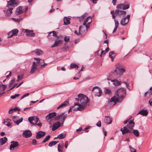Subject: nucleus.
Instances as JSON below:
<instances>
[{
  "label": "nucleus",
  "mask_w": 152,
  "mask_h": 152,
  "mask_svg": "<svg viewBox=\"0 0 152 152\" xmlns=\"http://www.w3.org/2000/svg\"><path fill=\"white\" fill-rule=\"evenodd\" d=\"M7 122H4V124L6 125V126H10L11 125V124L10 123V122H7V123L6 124V123H7Z\"/></svg>",
  "instance_id": "bf43d9fd"
},
{
  "label": "nucleus",
  "mask_w": 152,
  "mask_h": 152,
  "mask_svg": "<svg viewBox=\"0 0 152 152\" xmlns=\"http://www.w3.org/2000/svg\"><path fill=\"white\" fill-rule=\"evenodd\" d=\"M14 36L13 33L11 31L9 32L8 34V37H11L12 36Z\"/></svg>",
  "instance_id": "5fc2aeb1"
},
{
  "label": "nucleus",
  "mask_w": 152,
  "mask_h": 152,
  "mask_svg": "<svg viewBox=\"0 0 152 152\" xmlns=\"http://www.w3.org/2000/svg\"><path fill=\"white\" fill-rule=\"evenodd\" d=\"M69 104V103L68 102H65L62 103L61 105H59L57 108V109H59V108H62L65 107L67 105Z\"/></svg>",
  "instance_id": "72a5a7b5"
},
{
  "label": "nucleus",
  "mask_w": 152,
  "mask_h": 152,
  "mask_svg": "<svg viewBox=\"0 0 152 152\" xmlns=\"http://www.w3.org/2000/svg\"><path fill=\"white\" fill-rule=\"evenodd\" d=\"M123 4H118L116 6L117 9H118L119 10H121L123 9Z\"/></svg>",
  "instance_id": "37998d69"
},
{
  "label": "nucleus",
  "mask_w": 152,
  "mask_h": 152,
  "mask_svg": "<svg viewBox=\"0 0 152 152\" xmlns=\"http://www.w3.org/2000/svg\"><path fill=\"white\" fill-rule=\"evenodd\" d=\"M115 14L116 16L121 17L125 15L126 14V12L124 11L116 9L115 11Z\"/></svg>",
  "instance_id": "0eeeda50"
},
{
  "label": "nucleus",
  "mask_w": 152,
  "mask_h": 152,
  "mask_svg": "<svg viewBox=\"0 0 152 152\" xmlns=\"http://www.w3.org/2000/svg\"><path fill=\"white\" fill-rule=\"evenodd\" d=\"M56 115V112H53L47 115L45 117L47 121H48L50 119V120H52L51 118Z\"/></svg>",
  "instance_id": "f3484780"
},
{
  "label": "nucleus",
  "mask_w": 152,
  "mask_h": 152,
  "mask_svg": "<svg viewBox=\"0 0 152 152\" xmlns=\"http://www.w3.org/2000/svg\"><path fill=\"white\" fill-rule=\"evenodd\" d=\"M12 19L14 21L17 22H19L20 21V20H21L22 18H18L17 19L14 18H12Z\"/></svg>",
  "instance_id": "3c124183"
},
{
  "label": "nucleus",
  "mask_w": 152,
  "mask_h": 152,
  "mask_svg": "<svg viewBox=\"0 0 152 152\" xmlns=\"http://www.w3.org/2000/svg\"><path fill=\"white\" fill-rule=\"evenodd\" d=\"M23 136L26 137H31L32 135L31 132L29 130L24 131L23 133Z\"/></svg>",
  "instance_id": "a211bd4d"
},
{
  "label": "nucleus",
  "mask_w": 152,
  "mask_h": 152,
  "mask_svg": "<svg viewBox=\"0 0 152 152\" xmlns=\"http://www.w3.org/2000/svg\"><path fill=\"white\" fill-rule=\"evenodd\" d=\"M133 132L135 136L138 137L139 136V133L138 130H134L133 131Z\"/></svg>",
  "instance_id": "c03bdc74"
},
{
  "label": "nucleus",
  "mask_w": 152,
  "mask_h": 152,
  "mask_svg": "<svg viewBox=\"0 0 152 152\" xmlns=\"http://www.w3.org/2000/svg\"><path fill=\"white\" fill-rule=\"evenodd\" d=\"M67 114H65L64 113H63L59 115H58L55 118L56 120H58L60 119H61L62 120V124H63L64 121L66 119L67 117Z\"/></svg>",
  "instance_id": "9d476101"
},
{
  "label": "nucleus",
  "mask_w": 152,
  "mask_h": 152,
  "mask_svg": "<svg viewBox=\"0 0 152 152\" xmlns=\"http://www.w3.org/2000/svg\"><path fill=\"white\" fill-rule=\"evenodd\" d=\"M87 16V14L85 13L83 15L81 16L80 18V20H83L85 17Z\"/></svg>",
  "instance_id": "8fccbe9b"
},
{
  "label": "nucleus",
  "mask_w": 152,
  "mask_h": 152,
  "mask_svg": "<svg viewBox=\"0 0 152 152\" xmlns=\"http://www.w3.org/2000/svg\"><path fill=\"white\" fill-rule=\"evenodd\" d=\"M29 122L33 125H37L39 127L42 126V124L39 121L38 118L37 117L32 116L28 118Z\"/></svg>",
  "instance_id": "7ed1b4c3"
},
{
  "label": "nucleus",
  "mask_w": 152,
  "mask_h": 152,
  "mask_svg": "<svg viewBox=\"0 0 152 152\" xmlns=\"http://www.w3.org/2000/svg\"><path fill=\"white\" fill-rule=\"evenodd\" d=\"M13 120L17 125H18L23 120V118H19V117L17 116H13L12 117Z\"/></svg>",
  "instance_id": "ddd939ff"
},
{
  "label": "nucleus",
  "mask_w": 152,
  "mask_h": 152,
  "mask_svg": "<svg viewBox=\"0 0 152 152\" xmlns=\"http://www.w3.org/2000/svg\"><path fill=\"white\" fill-rule=\"evenodd\" d=\"M92 93L95 96L99 97L102 94V91L100 88L97 86L94 87L93 89Z\"/></svg>",
  "instance_id": "39448f33"
},
{
  "label": "nucleus",
  "mask_w": 152,
  "mask_h": 152,
  "mask_svg": "<svg viewBox=\"0 0 152 152\" xmlns=\"http://www.w3.org/2000/svg\"><path fill=\"white\" fill-rule=\"evenodd\" d=\"M14 111V110L13 109H10L9 110V114H12L13 113Z\"/></svg>",
  "instance_id": "69168bd1"
},
{
  "label": "nucleus",
  "mask_w": 152,
  "mask_h": 152,
  "mask_svg": "<svg viewBox=\"0 0 152 152\" xmlns=\"http://www.w3.org/2000/svg\"><path fill=\"white\" fill-rule=\"evenodd\" d=\"M37 141L35 139H33L32 140V143L33 145H35Z\"/></svg>",
  "instance_id": "e2e57ef3"
},
{
  "label": "nucleus",
  "mask_w": 152,
  "mask_h": 152,
  "mask_svg": "<svg viewBox=\"0 0 152 152\" xmlns=\"http://www.w3.org/2000/svg\"><path fill=\"white\" fill-rule=\"evenodd\" d=\"M105 93L106 94H107L110 96L112 95V93L111 90L108 89H105Z\"/></svg>",
  "instance_id": "a19ab883"
},
{
  "label": "nucleus",
  "mask_w": 152,
  "mask_h": 152,
  "mask_svg": "<svg viewBox=\"0 0 152 152\" xmlns=\"http://www.w3.org/2000/svg\"><path fill=\"white\" fill-rule=\"evenodd\" d=\"M116 0H113L112 3L114 5H115L116 4Z\"/></svg>",
  "instance_id": "338daca9"
},
{
  "label": "nucleus",
  "mask_w": 152,
  "mask_h": 152,
  "mask_svg": "<svg viewBox=\"0 0 152 152\" xmlns=\"http://www.w3.org/2000/svg\"><path fill=\"white\" fill-rule=\"evenodd\" d=\"M96 125L98 127H100L101 125V121H99L96 124Z\"/></svg>",
  "instance_id": "13d9d810"
},
{
  "label": "nucleus",
  "mask_w": 152,
  "mask_h": 152,
  "mask_svg": "<svg viewBox=\"0 0 152 152\" xmlns=\"http://www.w3.org/2000/svg\"><path fill=\"white\" fill-rule=\"evenodd\" d=\"M64 41L66 42H68L69 40V37H65L64 39Z\"/></svg>",
  "instance_id": "4d7b16f0"
},
{
  "label": "nucleus",
  "mask_w": 152,
  "mask_h": 152,
  "mask_svg": "<svg viewBox=\"0 0 152 152\" xmlns=\"http://www.w3.org/2000/svg\"><path fill=\"white\" fill-rule=\"evenodd\" d=\"M118 102V101L116 99L114 96H113L110 100L108 101V105L109 106L111 107L115 105Z\"/></svg>",
  "instance_id": "9b49d317"
},
{
  "label": "nucleus",
  "mask_w": 152,
  "mask_h": 152,
  "mask_svg": "<svg viewBox=\"0 0 152 152\" xmlns=\"http://www.w3.org/2000/svg\"><path fill=\"white\" fill-rule=\"evenodd\" d=\"M78 67H79V66H78V65L75 63L71 64L70 65V68H77V69Z\"/></svg>",
  "instance_id": "79ce46f5"
},
{
  "label": "nucleus",
  "mask_w": 152,
  "mask_h": 152,
  "mask_svg": "<svg viewBox=\"0 0 152 152\" xmlns=\"http://www.w3.org/2000/svg\"><path fill=\"white\" fill-rule=\"evenodd\" d=\"M68 141H66L65 142V148H66L68 147Z\"/></svg>",
  "instance_id": "680f3d73"
},
{
  "label": "nucleus",
  "mask_w": 152,
  "mask_h": 152,
  "mask_svg": "<svg viewBox=\"0 0 152 152\" xmlns=\"http://www.w3.org/2000/svg\"><path fill=\"white\" fill-rule=\"evenodd\" d=\"M6 88V86L4 85H0V95L4 94V93H1V91H4Z\"/></svg>",
  "instance_id": "f704fd0d"
},
{
  "label": "nucleus",
  "mask_w": 152,
  "mask_h": 152,
  "mask_svg": "<svg viewBox=\"0 0 152 152\" xmlns=\"http://www.w3.org/2000/svg\"><path fill=\"white\" fill-rule=\"evenodd\" d=\"M23 11V7H19L15 11V14L17 15H19L22 13Z\"/></svg>",
  "instance_id": "412c9836"
},
{
  "label": "nucleus",
  "mask_w": 152,
  "mask_h": 152,
  "mask_svg": "<svg viewBox=\"0 0 152 152\" xmlns=\"http://www.w3.org/2000/svg\"><path fill=\"white\" fill-rule=\"evenodd\" d=\"M83 28V27L82 26H80L78 31H75V33L77 35H79L82 34L83 33V30L82 31H81V30Z\"/></svg>",
  "instance_id": "2f4dec72"
},
{
  "label": "nucleus",
  "mask_w": 152,
  "mask_h": 152,
  "mask_svg": "<svg viewBox=\"0 0 152 152\" xmlns=\"http://www.w3.org/2000/svg\"><path fill=\"white\" fill-rule=\"evenodd\" d=\"M129 4H126L124 5L123 4V10H125L129 8Z\"/></svg>",
  "instance_id": "a18cd8bd"
},
{
  "label": "nucleus",
  "mask_w": 152,
  "mask_h": 152,
  "mask_svg": "<svg viewBox=\"0 0 152 152\" xmlns=\"http://www.w3.org/2000/svg\"><path fill=\"white\" fill-rule=\"evenodd\" d=\"M109 50V49L108 47H107L105 50H101L100 51V50H99L98 52V55L100 56L101 57L102 55V54L105 52V53H104V55L105 54L108 52Z\"/></svg>",
  "instance_id": "b1692460"
},
{
  "label": "nucleus",
  "mask_w": 152,
  "mask_h": 152,
  "mask_svg": "<svg viewBox=\"0 0 152 152\" xmlns=\"http://www.w3.org/2000/svg\"><path fill=\"white\" fill-rule=\"evenodd\" d=\"M29 93H27L24 94L21 98V100L23 99L26 97L27 96H29Z\"/></svg>",
  "instance_id": "6e6d98bb"
},
{
  "label": "nucleus",
  "mask_w": 152,
  "mask_h": 152,
  "mask_svg": "<svg viewBox=\"0 0 152 152\" xmlns=\"http://www.w3.org/2000/svg\"><path fill=\"white\" fill-rule=\"evenodd\" d=\"M72 107H73V110L75 111H81L84 109V107L81 106L78 102L77 104H75Z\"/></svg>",
  "instance_id": "1a4fd4ad"
},
{
  "label": "nucleus",
  "mask_w": 152,
  "mask_h": 152,
  "mask_svg": "<svg viewBox=\"0 0 152 152\" xmlns=\"http://www.w3.org/2000/svg\"><path fill=\"white\" fill-rule=\"evenodd\" d=\"M111 81L113 82V84L115 86H118L120 85L121 84V81H119L118 80L114 79L113 80H110Z\"/></svg>",
  "instance_id": "393cba45"
},
{
  "label": "nucleus",
  "mask_w": 152,
  "mask_h": 152,
  "mask_svg": "<svg viewBox=\"0 0 152 152\" xmlns=\"http://www.w3.org/2000/svg\"><path fill=\"white\" fill-rule=\"evenodd\" d=\"M138 114H140L143 116H146L148 114V111L146 110H142L139 111Z\"/></svg>",
  "instance_id": "7c9ffc66"
},
{
  "label": "nucleus",
  "mask_w": 152,
  "mask_h": 152,
  "mask_svg": "<svg viewBox=\"0 0 152 152\" xmlns=\"http://www.w3.org/2000/svg\"><path fill=\"white\" fill-rule=\"evenodd\" d=\"M66 137V134L64 133H61L60 134L58 135L57 137V138H59L62 139L64 138H65Z\"/></svg>",
  "instance_id": "ea45409f"
},
{
  "label": "nucleus",
  "mask_w": 152,
  "mask_h": 152,
  "mask_svg": "<svg viewBox=\"0 0 152 152\" xmlns=\"http://www.w3.org/2000/svg\"><path fill=\"white\" fill-rule=\"evenodd\" d=\"M134 123L133 120H131L129 122V124L127 125V127L130 129H132L134 126Z\"/></svg>",
  "instance_id": "5701e85b"
},
{
  "label": "nucleus",
  "mask_w": 152,
  "mask_h": 152,
  "mask_svg": "<svg viewBox=\"0 0 152 152\" xmlns=\"http://www.w3.org/2000/svg\"><path fill=\"white\" fill-rule=\"evenodd\" d=\"M19 4V1L18 0H10L8 2L7 4V6H13L15 5H18Z\"/></svg>",
  "instance_id": "f8f14e48"
},
{
  "label": "nucleus",
  "mask_w": 152,
  "mask_h": 152,
  "mask_svg": "<svg viewBox=\"0 0 152 152\" xmlns=\"http://www.w3.org/2000/svg\"><path fill=\"white\" fill-rule=\"evenodd\" d=\"M124 83L126 85V87L128 88V89H129V85L127 84V83L126 82H124Z\"/></svg>",
  "instance_id": "774afa93"
},
{
  "label": "nucleus",
  "mask_w": 152,
  "mask_h": 152,
  "mask_svg": "<svg viewBox=\"0 0 152 152\" xmlns=\"http://www.w3.org/2000/svg\"><path fill=\"white\" fill-rule=\"evenodd\" d=\"M92 21V19L91 16L88 17L84 21L83 25L85 26L86 28H88L90 24Z\"/></svg>",
  "instance_id": "6e6552de"
},
{
  "label": "nucleus",
  "mask_w": 152,
  "mask_h": 152,
  "mask_svg": "<svg viewBox=\"0 0 152 152\" xmlns=\"http://www.w3.org/2000/svg\"><path fill=\"white\" fill-rule=\"evenodd\" d=\"M104 121L105 123L107 124H110L112 122V120L111 118L109 116H105Z\"/></svg>",
  "instance_id": "a878e982"
},
{
  "label": "nucleus",
  "mask_w": 152,
  "mask_h": 152,
  "mask_svg": "<svg viewBox=\"0 0 152 152\" xmlns=\"http://www.w3.org/2000/svg\"><path fill=\"white\" fill-rule=\"evenodd\" d=\"M34 59L36 62H33L30 70V73L31 74L34 73L35 71L37 69V66L40 65V58H35Z\"/></svg>",
  "instance_id": "20e7f679"
},
{
  "label": "nucleus",
  "mask_w": 152,
  "mask_h": 152,
  "mask_svg": "<svg viewBox=\"0 0 152 152\" xmlns=\"http://www.w3.org/2000/svg\"><path fill=\"white\" fill-rule=\"evenodd\" d=\"M121 131L122 132V133L123 134L128 132L129 131V129L125 126L123 128H121Z\"/></svg>",
  "instance_id": "473e14b6"
},
{
  "label": "nucleus",
  "mask_w": 152,
  "mask_h": 152,
  "mask_svg": "<svg viewBox=\"0 0 152 152\" xmlns=\"http://www.w3.org/2000/svg\"><path fill=\"white\" fill-rule=\"evenodd\" d=\"M58 142V141H52L50 142L48 144L49 147H52L54 145Z\"/></svg>",
  "instance_id": "4c0bfd02"
},
{
  "label": "nucleus",
  "mask_w": 152,
  "mask_h": 152,
  "mask_svg": "<svg viewBox=\"0 0 152 152\" xmlns=\"http://www.w3.org/2000/svg\"><path fill=\"white\" fill-rule=\"evenodd\" d=\"M126 89L124 88H121L116 90L113 96L119 101V100L123 99L126 96Z\"/></svg>",
  "instance_id": "f257e3e1"
},
{
  "label": "nucleus",
  "mask_w": 152,
  "mask_h": 152,
  "mask_svg": "<svg viewBox=\"0 0 152 152\" xmlns=\"http://www.w3.org/2000/svg\"><path fill=\"white\" fill-rule=\"evenodd\" d=\"M33 31L32 30H30L27 29L25 30V32L26 33V35L28 36H34L35 34L33 32Z\"/></svg>",
  "instance_id": "6ab92c4d"
},
{
  "label": "nucleus",
  "mask_w": 152,
  "mask_h": 152,
  "mask_svg": "<svg viewBox=\"0 0 152 152\" xmlns=\"http://www.w3.org/2000/svg\"><path fill=\"white\" fill-rule=\"evenodd\" d=\"M19 95H20L19 94H15V95H14L11 96L10 97V98L11 99H13L15 98L16 97H17L19 96Z\"/></svg>",
  "instance_id": "603ef678"
},
{
  "label": "nucleus",
  "mask_w": 152,
  "mask_h": 152,
  "mask_svg": "<svg viewBox=\"0 0 152 152\" xmlns=\"http://www.w3.org/2000/svg\"><path fill=\"white\" fill-rule=\"evenodd\" d=\"M129 22V20H127L126 18H124L121 21L120 23L122 26H125Z\"/></svg>",
  "instance_id": "cd10ccee"
},
{
  "label": "nucleus",
  "mask_w": 152,
  "mask_h": 152,
  "mask_svg": "<svg viewBox=\"0 0 152 152\" xmlns=\"http://www.w3.org/2000/svg\"><path fill=\"white\" fill-rule=\"evenodd\" d=\"M61 126V123L59 122H57L53 125L52 130L54 131L58 129Z\"/></svg>",
  "instance_id": "aec40b11"
},
{
  "label": "nucleus",
  "mask_w": 152,
  "mask_h": 152,
  "mask_svg": "<svg viewBox=\"0 0 152 152\" xmlns=\"http://www.w3.org/2000/svg\"><path fill=\"white\" fill-rule=\"evenodd\" d=\"M13 8L12 7L9 8L8 9H6L3 10V11L5 14L6 16H7L10 15L12 13V10Z\"/></svg>",
  "instance_id": "2eb2a0df"
},
{
  "label": "nucleus",
  "mask_w": 152,
  "mask_h": 152,
  "mask_svg": "<svg viewBox=\"0 0 152 152\" xmlns=\"http://www.w3.org/2000/svg\"><path fill=\"white\" fill-rule=\"evenodd\" d=\"M118 69V67H117L113 71V73L114 74H115L117 72V70Z\"/></svg>",
  "instance_id": "052dcab7"
},
{
  "label": "nucleus",
  "mask_w": 152,
  "mask_h": 152,
  "mask_svg": "<svg viewBox=\"0 0 152 152\" xmlns=\"http://www.w3.org/2000/svg\"><path fill=\"white\" fill-rule=\"evenodd\" d=\"M115 56V53L113 51H111L109 53V57L111 58L112 61H113V59Z\"/></svg>",
  "instance_id": "e433bc0d"
},
{
  "label": "nucleus",
  "mask_w": 152,
  "mask_h": 152,
  "mask_svg": "<svg viewBox=\"0 0 152 152\" xmlns=\"http://www.w3.org/2000/svg\"><path fill=\"white\" fill-rule=\"evenodd\" d=\"M46 134L45 132L42 131H39L36 134V138L37 139H40L45 136Z\"/></svg>",
  "instance_id": "dca6fc26"
},
{
  "label": "nucleus",
  "mask_w": 152,
  "mask_h": 152,
  "mask_svg": "<svg viewBox=\"0 0 152 152\" xmlns=\"http://www.w3.org/2000/svg\"><path fill=\"white\" fill-rule=\"evenodd\" d=\"M62 43V41L61 40H58L55 41V43L51 47H54L58 46L60 44Z\"/></svg>",
  "instance_id": "bb28decb"
},
{
  "label": "nucleus",
  "mask_w": 152,
  "mask_h": 152,
  "mask_svg": "<svg viewBox=\"0 0 152 152\" xmlns=\"http://www.w3.org/2000/svg\"><path fill=\"white\" fill-rule=\"evenodd\" d=\"M7 140V139L6 137L1 138L0 139V145H2L4 144Z\"/></svg>",
  "instance_id": "c756f323"
},
{
  "label": "nucleus",
  "mask_w": 152,
  "mask_h": 152,
  "mask_svg": "<svg viewBox=\"0 0 152 152\" xmlns=\"http://www.w3.org/2000/svg\"><path fill=\"white\" fill-rule=\"evenodd\" d=\"M82 130V127H80V128L79 129H77L76 130V131L77 132H80Z\"/></svg>",
  "instance_id": "0e129e2a"
},
{
  "label": "nucleus",
  "mask_w": 152,
  "mask_h": 152,
  "mask_svg": "<svg viewBox=\"0 0 152 152\" xmlns=\"http://www.w3.org/2000/svg\"><path fill=\"white\" fill-rule=\"evenodd\" d=\"M50 136L48 135L42 141V142H45L47 141H48L50 138Z\"/></svg>",
  "instance_id": "49530a36"
},
{
  "label": "nucleus",
  "mask_w": 152,
  "mask_h": 152,
  "mask_svg": "<svg viewBox=\"0 0 152 152\" xmlns=\"http://www.w3.org/2000/svg\"><path fill=\"white\" fill-rule=\"evenodd\" d=\"M70 18H69L65 17L64 19V24L67 25L70 23Z\"/></svg>",
  "instance_id": "c85d7f7f"
},
{
  "label": "nucleus",
  "mask_w": 152,
  "mask_h": 152,
  "mask_svg": "<svg viewBox=\"0 0 152 152\" xmlns=\"http://www.w3.org/2000/svg\"><path fill=\"white\" fill-rule=\"evenodd\" d=\"M78 97V98H75L76 100L80 104L83 106L85 108L88 102V97L85 95L82 94H79Z\"/></svg>",
  "instance_id": "f03ea898"
},
{
  "label": "nucleus",
  "mask_w": 152,
  "mask_h": 152,
  "mask_svg": "<svg viewBox=\"0 0 152 152\" xmlns=\"http://www.w3.org/2000/svg\"><path fill=\"white\" fill-rule=\"evenodd\" d=\"M110 13L111 14V15H112L113 18L114 19L115 26L114 28L113 31V33H114L116 31V30L118 28V26L119 23H118V20L115 19V15L114 14V11H111Z\"/></svg>",
  "instance_id": "423d86ee"
},
{
  "label": "nucleus",
  "mask_w": 152,
  "mask_h": 152,
  "mask_svg": "<svg viewBox=\"0 0 152 152\" xmlns=\"http://www.w3.org/2000/svg\"><path fill=\"white\" fill-rule=\"evenodd\" d=\"M12 31L13 33L14 36H16L18 32V31L17 29H15L12 30Z\"/></svg>",
  "instance_id": "09e8293b"
},
{
  "label": "nucleus",
  "mask_w": 152,
  "mask_h": 152,
  "mask_svg": "<svg viewBox=\"0 0 152 152\" xmlns=\"http://www.w3.org/2000/svg\"><path fill=\"white\" fill-rule=\"evenodd\" d=\"M19 145L18 142L17 141H12L11 142V145L10 146V149L11 151H13L14 148Z\"/></svg>",
  "instance_id": "4468645a"
},
{
  "label": "nucleus",
  "mask_w": 152,
  "mask_h": 152,
  "mask_svg": "<svg viewBox=\"0 0 152 152\" xmlns=\"http://www.w3.org/2000/svg\"><path fill=\"white\" fill-rule=\"evenodd\" d=\"M57 35L56 32L55 31H53L50 32L48 36V37L49 39H52L53 37H57Z\"/></svg>",
  "instance_id": "4be33fe9"
},
{
  "label": "nucleus",
  "mask_w": 152,
  "mask_h": 152,
  "mask_svg": "<svg viewBox=\"0 0 152 152\" xmlns=\"http://www.w3.org/2000/svg\"><path fill=\"white\" fill-rule=\"evenodd\" d=\"M63 145V143L59 144L58 146V151L59 152H62V146Z\"/></svg>",
  "instance_id": "58836bf2"
},
{
  "label": "nucleus",
  "mask_w": 152,
  "mask_h": 152,
  "mask_svg": "<svg viewBox=\"0 0 152 152\" xmlns=\"http://www.w3.org/2000/svg\"><path fill=\"white\" fill-rule=\"evenodd\" d=\"M33 52H34L36 54L38 55H40L43 53V52L40 49H37L33 51Z\"/></svg>",
  "instance_id": "c9c22d12"
},
{
  "label": "nucleus",
  "mask_w": 152,
  "mask_h": 152,
  "mask_svg": "<svg viewBox=\"0 0 152 152\" xmlns=\"http://www.w3.org/2000/svg\"><path fill=\"white\" fill-rule=\"evenodd\" d=\"M131 152H136V149L135 148H132L131 146H129Z\"/></svg>",
  "instance_id": "864d4df0"
},
{
  "label": "nucleus",
  "mask_w": 152,
  "mask_h": 152,
  "mask_svg": "<svg viewBox=\"0 0 152 152\" xmlns=\"http://www.w3.org/2000/svg\"><path fill=\"white\" fill-rule=\"evenodd\" d=\"M118 70L122 74L125 71V69L123 68H118Z\"/></svg>",
  "instance_id": "de8ad7c7"
}]
</instances>
